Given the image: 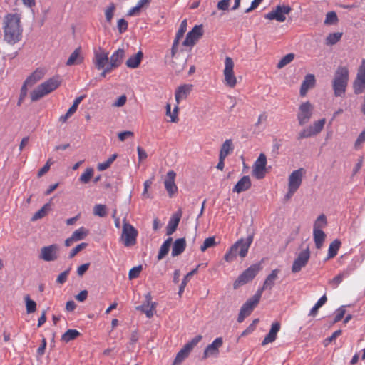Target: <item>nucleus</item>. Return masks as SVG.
Returning a JSON list of instances; mask_svg holds the SVG:
<instances>
[{"instance_id":"nucleus-20","label":"nucleus","mask_w":365,"mask_h":365,"mask_svg":"<svg viewBox=\"0 0 365 365\" xmlns=\"http://www.w3.org/2000/svg\"><path fill=\"white\" fill-rule=\"evenodd\" d=\"M193 86L192 84H183L180 86L175 91V98L178 104L189 96L192 90Z\"/></svg>"},{"instance_id":"nucleus-33","label":"nucleus","mask_w":365,"mask_h":365,"mask_svg":"<svg viewBox=\"0 0 365 365\" xmlns=\"http://www.w3.org/2000/svg\"><path fill=\"white\" fill-rule=\"evenodd\" d=\"M232 151V141L231 139H227L222 143L219 156L225 158Z\"/></svg>"},{"instance_id":"nucleus-8","label":"nucleus","mask_w":365,"mask_h":365,"mask_svg":"<svg viewBox=\"0 0 365 365\" xmlns=\"http://www.w3.org/2000/svg\"><path fill=\"white\" fill-rule=\"evenodd\" d=\"M60 247L57 244H52L41 247L39 258L45 262H53L58 259Z\"/></svg>"},{"instance_id":"nucleus-43","label":"nucleus","mask_w":365,"mask_h":365,"mask_svg":"<svg viewBox=\"0 0 365 365\" xmlns=\"http://www.w3.org/2000/svg\"><path fill=\"white\" fill-rule=\"evenodd\" d=\"M327 225V217L324 214L320 215L317 218L313 229L322 230Z\"/></svg>"},{"instance_id":"nucleus-29","label":"nucleus","mask_w":365,"mask_h":365,"mask_svg":"<svg viewBox=\"0 0 365 365\" xmlns=\"http://www.w3.org/2000/svg\"><path fill=\"white\" fill-rule=\"evenodd\" d=\"M44 76V71L42 69L37 68L34 72H33L25 81L24 86L26 85H33L36 83L37 81L41 80Z\"/></svg>"},{"instance_id":"nucleus-4","label":"nucleus","mask_w":365,"mask_h":365,"mask_svg":"<svg viewBox=\"0 0 365 365\" xmlns=\"http://www.w3.org/2000/svg\"><path fill=\"white\" fill-rule=\"evenodd\" d=\"M61 83V77L58 75L54 76L46 81L40 84L30 94L32 101H36L44 96L56 90Z\"/></svg>"},{"instance_id":"nucleus-11","label":"nucleus","mask_w":365,"mask_h":365,"mask_svg":"<svg viewBox=\"0 0 365 365\" xmlns=\"http://www.w3.org/2000/svg\"><path fill=\"white\" fill-rule=\"evenodd\" d=\"M312 105L309 101L302 103L299 107L297 120L299 125L307 124L312 116Z\"/></svg>"},{"instance_id":"nucleus-45","label":"nucleus","mask_w":365,"mask_h":365,"mask_svg":"<svg viewBox=\"0 0 365 365\" xmlns=\"http://www.w3.org/2000/svg\"><path fill=\"white\" fill-rule=\"evenodd\" d=\"M326 120L324 118L314 122L312 125H310L312 132L314 133V135L320 133L324 128Z\"/></svg>"},{"instance_id":"nucleus-36","label":"nucleus","mask_w":365,"mask_h":365,"mask_svg":"<svg viewBox=\"0 0 365 365\" xmlns=\"http://www.w3.org/2000/svg\"><path fill=\"white\" fill-rule=\"evenodd\" d=\"M170 57L169 56H165V63H168L171 66V68L175 71V73H178L181 72L184 69L185 61H183L182 63H178L173 59L170 60Z\"/></svg>"},{"instance_id":"nucleus-48","label":"nucleus","mask_w":365,"mask_h":365,"mask_svg":"<svg viewBox=\"0 0 365 365\" xmlns=\"http://www.w3.org/2000/svg\"><path fill=\"white\" fill-rule=\"evenodd\" d=\"M216 245L215 237H210L206 238L204 240L203 244L200 247V250L202 252H205L207 249L210 247H215Z\"/></svg>"},{"instance_id":"nucleus-55","label":"nucleus","mask_w":365,"mask_h":365,"mask_svg":"<svg viewBox=\"0 0 365 365\" xmlns=\"http://www.w3.org/2000/svg\"><path fill=\"white\" fill-rule=\"evenodd\" d=\"M88 245L86 242H82L77 246H76L74 248H73L68 255V257L70 259L73 258L80 251H81L83 249H84Z\"/></svg>"},{"instance_id":"nucleus-3","label":"nucleus","mask_w":365,"mask_h":365,"mask_svg":"<svg viewBox=\"0 0 365 365\" xmlns=\"http://www.w3.org/2000/svg\"><path fill=\"white\" fill-rule=\"evenodd\" d=\"M349 72L346 66H339L332 80V89L336 97L345 95L349 82Z\"/></svg>"},{"instance_id":"nucleus-56","label":"nucleus","mask_w":365,"mask_h":365,"mask_svg":"<svg viewBox=\"0 0 365 365\" xmlns=\"http://www.w3.org/2000/svg\"><path fill=\"white\" fill-rule=\"evenodd\" d=\"M86 96H80L77 97L74 101L73 105L69 108L68 110H69V113H72L73 114L77 110L78 105L81 103V102L85 98Z\"/></svg>"},{"instance_id":"nucleus-32","label":"nucleus","mask_w":365,"mask_h":365,"mask_svg":"<svg viewBox=\"0 0 365 365\" xmlns=\"http://www.w3.org/2000/svg\"><path fill=\"white\" fill-rule=\"evenodd\" d=\"M81 51V49L80 47L74 50L66 61L67 66H73L81 63L83 58L80 56Z\"/></svg>"},{"instance_id":"nucleus-42","label":"nucleus","mask_w":365,"mask_h":365,"mask_svg":"<svg viewBox=\"0 0 365 365\" xmlns=\"http://www.w3.org/2000/svg\"><path fill=\"white\" fill-rule=\"evenodd\" d=\"M115 10V5L114 3H110L105 10L106 20L108 24H110Z\"/></svg>"},{"instance_id":"nucleus-12","label":"nucleus","mask_w":365,"mask_h":365,"mask_svg":"<svg viewBox=\"0 0 365 365\" xmlns=\"http://www.w3.org/2000/svg\"><path fill=\"white\" fill-rule=\"evenodd\" d=\"M354 93H361L365 89V59H362L361 63L358 69L356 78L353 83Z\"/></svg>"},{"instance_id":"nucleus-6","label":"nucleus","mask_w":365,"mask_h":365,"mask_svg":"<svg viewBox=\"0 0 365 365\" xmlns=\"http://www.w3.org/2000/svg\"><path fill=\"white\" fill-rule=\"evenodd\" d=\"M261 299L260 292H256V293L250 298H249L241 307L237 317V322L242 323L245 317L249 316L255 307L258 304Z\"/></svg>"},{"instance_id":"nucleus-17","label":"nucleus","mask_w":365,"mask_h":365,"mask_svg":"<svg viewBox=\"0 0 365 365\" xmlns=\"http://www.w3.org/2000/svg\"><path fill=\"white\" fill-rule=\"evenodd\" d=\"M108 53L105 51L103 48H99L98 50L94 51L93 62L96 69H103L105 66L108 64Z\"/></svg>"},{"instance_id":"nucleus-37","label":"nucleus","mask_w":365,"mask_h":365,"mask_svg":"<svg viewBox=\"0 0 365 365\" xmlns=\"http://www.w3.org/2000/svg\"><path fill=\"white\" fill-rule=\"evenodd\" d=\"M197 272V268H195L185 276L179 287L178 294L180 296H181L182 294L183 293L185 287H186L187 282H189L190 278L194 274H195Z\"/></svg>"},{"instance_id":"nucleus-46","label":"nucleus","mask_w":365,"mask_h":365,"mask_svg":"<svg viewBox=\"0 0 365 365\" xmlns=\"http://www.w3.org/2000/svg\"><path fill=\"white\" fill-rule=\"evenodd\" d=\"M338 16L334 11H329L327 14L324 24L327 25L336 24L338 22Z\"/></svg>"},{"instance_id":"nucleus-58","label":"nucleus","mask_w":365,"mask_h":365,"mask_svg":"<svg viewBox=\"0 0 365 365\" xmlns=\"http://www.w3.org/2000/svg\"><path fill=\"white\" fill-rule=\"evenodd\" d=\"M70 271H71V267L68 268L66 270L61 272L57 277L56 282L58 284H64L67 280V277L70 273Z\"/></svg>"},{"instance_id":"nucleus-9","label":"nucleus","mask_w":365,"mask_h":365,"mask_svg":"<svg viewBox=\"0 0 365 365\" xmlns=\"http://www.w3.org/2000/svg\"><path fill=\"white\" fill-rule=\"evenodd\" d=\"M292 8L288 5H277L274 9L264 15V18L269 20H276L279 22H284L286 20V15L289 14Z\"/></svg>"},{"instance_id":"nucleus-64","label":"nucleus","mask_w":365,"mask_h":365,"mask_svg":"<svg viewBox=\"0 0 365 365\" xmlns=\"http://www.w3.org/2000/svg\"><path fill=\"white\" fill-rule=\"evenodd\" d=\"M365 142V128L359 135L356 140L355 141L354 147L356 149H359L360 145Z\"/></svg>"},{"instance_id":"nucleus-2","label":"nucleus","mask_w":365,"mask_h":365,"mask_svg":"<svg viewBox=\"0 0 365 365\" xmlns=\"http://www.w3.org/2000/svg\"><path fill=\"white\" fill-rule=\"evenodd\" d=\"M252 241V235H248L245 240L242 238L238 240L227 251L224 256V259L227 262H232L236 259L237 255L241 258L245 257Z\"/></svg>"},{"instance_id":"nucleus-41","label":"nucleus","mask_w":365,"mask_h":365,"mask_svg":"<svg viewBox=\"0 0 365 365\" xmlns=\"http://www.w3.org/2000/svg\"><path fill=\"white\" fill-rule=\"evenodd\" d=\"M118 155L116 153L113 154L111 156L108 158V159L103 163H98V170L100 171H103L108 168L113 162L117 158Z\"/></svg>"},{"instance_id":"nucleus-19","label":"nucleus","mask_w":365,"mask_h":365,"mask_svg":"<svg viewBox=\"0 0 365 365\" xmlns=\"http://www.w3.org/2000/svg\"><path fill=\"white\" fill-rule=\"evenodd\" d=\"M175 176L176 173L173 170H169L164 180L165 188L170 197H172L178 191V187L175 183Z\"/></svg>"},{"instance_id":"nucleus-49","label":"nucleus","mask_w":365,"mask_h":365,"mask_svg":"<svg viewBox=\"0 0 365 365\" xmlns=\"http://www.w3.org/2000/svg\"><path fill=\"white\" fill-rule=\"evenodd\" d=\"M49 205L45 204L40 210H38L31 217L32 221H36L38 219L43 217L48 209Z\"/></svg>"},{"instance_id":"nucleus-24","label":"nucleus","mask_w":365,"mask_h":365,"mask_svg":"<svg viewBox=\"0 0 365 365\" xmlns=\"http://www.w3.org/2000/svg\"><path fill=\"white\" fill-rule=\"evenodd\" d=\"M315 82V77L313 74L306 75L300 87V95L304 96L308 90L314 86Z\"/></svg>"},{"instance_id":"nucleus-53","label":"nucleus","mask_w":365,"mask_h":365,"mask_svg":"<svg viewBox=\"0 0 365 365\" xmlns=\"http://www.w3.org/2000/svg\"><path fill=\"white\" fill-rule=\"evenodd\" d=\"M151 299H152V297H151V294L150 293H148L146 295H145V303H144L142 305H140V306H138L136 307V309L138 310H140L142 312H143V310H145V309H149L150 307V304L151 303H153L151 302Z\"/></svg>"},{"instance_id":"nucleus-62","label":"nucleus","mask_w":365,"mask_h":365,"mask_svg":"<svg viewBox=\"0 0 365 365\" xmlns=\"http://www.w3.org/2000/svg\"><path fill=\"white\" fill-rule=\"evenodd\" d=\"M128 22L124 19H120L118 21V29L120 34H123L128 29Z\"/></svg>"},{"instance_id":"nucleus-7","label":"nucleus","mask_w":365,"mask_h":365,"mask_svg":"<svg viewBox=\"0 0 365 365\" xmlns=\"http://www.w3.org/2000/svg\"><path fill=\"white\" fill-rule=\"evenodd\" d=\"M138 231L125 220L123 222L120 239L125 247H131L136 244Z\"/></svg>"},{"instance_id":"nucleus-57","label":"nucleus","mask_w":365,"mask_h":365,"mask_svg":"<svg viewBox=\"0 0 365 365\" xmlns=\"http://www.w3.org/2000/svg\"><path fill=\"white\" fill-rule=\"evenodd\" d=\"M141 270H142V266L141 265H138L137 267H133L129 271V273H128L129 279H133L137 278L139 276Z\"/></svg>"},{"instance_id":"nucleus-47","label":"nucleus","mask_w":365,"mask_h":365,"mask_svg":"<svg viewBox=\"0 0 365 365\" xmlns=\"http://www.w3.org/2000/svg\"><path fill=\"white\" fill-rule=\"evenodd\" d=\"M24 299L27 313H34L36 309V303L31 300L29 295L25 296Z\"/></svg>"},{"instance_id":"nucleus-22","label":"nucleus","mask_w":365,"mask_h":365,"mask_svg":"<svg viewBox=\"0 0 365 365\" xmlns=\"http://www.w3.org/2000/svg\"><path fill=\"white\" fill-rule=\"evenodd\" d=\"M279 272V269H275L267 277L264 284L262 288L259 289L257 292H260V297H262V292L264 289H272L274 285V282L277 278V274Z\"/></svg>"},{"instance_id":"nucleus-26","label":"nucleus","mask_w":365,"mask_h":365,"mask_svg":"<svg viewBox=\"0 0 365 365\" xmlns=\"http://www.w3.org/2000/svg\"><path fill=\"white\" fill-rule=\"evenodd\" d=\"M143 57V53L139 51L135 55L131 56L125 62L127 67L136 68L139 66Z\"/></svg>"},{"instance_id":"nucleus-39","label":"nucleus","mask_w":365,"mask_h":365,"mask_svg":"<svg viewBox=\"0 0 365 365\" xmlns=\"http://www.w3.org/2000/svg\"><path fill=\"white\" fill-rule=\"evenodd\" d=\"M327 301V298L326 295L322 296L319 300L317 302V303L314 304V306L309 311V315L314 317L317 313L319 308H320L322 306H323L326 302Z\"/></svg>"},{"instance_id":"nucleus-18","label":"nucleus","mask_w":365,"mask_h":365,"mask_svg":"<svg viewBox=\"0 0 365 365\" xmlns=\"http://www.w3.org/2000/svg\"><path fill=\"white\" fill-rule=\"evenodd\" d=\"M305 173L304 168L294 170L289 176L288 187L297 190L302 182V177Z\"/></svg>"},{"instance_id":"nucleus-14","label":"nucleus","mask_w":365,"mask_h":365,"mask_svg":"<svg viewBox=\"0 0 365 365\" xmlns=\"http://www.w3.org/2000/svg\"><path fill=\"white\" fill-rule=\"evenodd\" d=\"M234 63L230 57H226L225 60L224 76L226 85L234 87L237 83L236 78L233 72Z\"/></svg>"},{"instance_id":"nucleus-52","label":"nucleus","mask_w":365,"mask_h":365,"mask_svg":"<svg viewBox=\"0 0 365 365\" xmlns=\"http://www.w3.org/2000/svg\"><path fill=\"white\" fill-rule=\"evenodd\" d=\"M187 19H184L183 21H182V22L180 25V27L176 33L175 37L181 39L183 37V36L187 30Z\"/></svg>"},{"instance_id":"nucleus-15","label":"nucleus","mask_w":365,"mask_h":365,"mask_svg":"<svg viewBox=\"0 0 365 365\" xmlns=\"http://www.w3.org/2000/svg\"><path fill=\"white\" fill-rule=\"evenodd\" d=\"M223 344L222 337L216 338L210 344H209L204 350L202 359H205L208 357H217L220 354L219 349Z\"/></svg>"},{"instance_id":"nucleus-16","label":"nucleus","mask_w":365,"mask_h":365,"mask_svg":"<svg viewBox=\"0 0 365 365\" xmlns=\"http://www.w3.org/2000/svg\"><path fill=\"white\" fill-rule=\"evenodd\" d=\"M202 36V26L195 25L192 29L189 31L186 38L182 42V45L185 46H192L195 44L197 41Z\"/></svg>"},{"instance_id":"nucleus-61","label":"nucleus","mask_w":365,"mask_h":365,"mask_svg":"<svg viewBox=\"0 0 365 365\" xmlns=\"http://www.w3.org/2000/svg\"><path fill=\"white\" fill-rule=\"evenodd\" d=\"M356 269V262H351L341 272L348 277Z\"/></svg>"},{"instance_id":"nucleus-28","label":"nucleus","mask_w":365,"mask_h":365,"mask_svg":"<svg viewBox=\"0 0 365 365\" xmlns=\"http://www.w3.org/2000/svg\"><path fill=\"white\" fill-rule=\"evenodd\" d=\"M180 220V215H173L168 221L166 227V235H171L177 230Z\"/></svg>"},{"instance_id":"nucleus-25","label":"nucleus","mask_w":365,"mask_h":365,"mask_svg":"<svg viewBox=\"0 0 365 365\" xmlns=\"http://www.w3.org/2000/svg\"><path fill=\"white\" fill-rule=\"evenodd\" d=\"M186 241L185 238L177 239L173 245L171 255L176 257L181 255L185 250Z\"/></svg>"},{"instance_id":"nucleus-60","label":"nucleus","mask_w":365,"mask_h":365,"mask_svg":"<svg viewBox=\"0 0 365 365\" xmlns=\"http://www.w3.org/2000/svg\"><path fill=\"white\" fill-rule=\"evenodd\" d=\"M345 306H341L336 310V315L334 317V322L341 321L345 314Z\"/></svg>"},{"instance_id":"nucleus-44","label":"nucleus","mask_w":365,"mask_h":365,"mask_svg":"<svg viewBox=\"0 0 365 365\" xmlns=\"http://www.w3.org/2000/svg\"><path fill=\"white\" fill-rule=\"evenodd\" d=\"M294 58V53H288L287 55H285L277 63V67L278 68H282L283 67H284L286 65L289 64V63H291Z\"/></svg>"},{"instance_id":"nucleus-13","label":"nucleus","mask_w":365,"mask_h":365,"mask_svg":"<svg viewBox=\"0 0 365 365\" xmlns=\"http://www.w3.org/2000/svg\"><path fill=\"white\" fill-rule=\"evenodd\" d=\"M310 257V251L309 247H307L305 250L301 251L296 259L294 260V262L292 266V272L293 273L299 272L303 267H304L309 259Z\"/></svg>"},{"instance_id":"nucleus-34","label":"nucleus","mask_w":365,"mask_h":365,"mask_svg":"<svg viewBox=\"0 0 365 365\" xmlns=\"http://www.w3.org/2000/svg\"><path fill=\"white\" fill-rule=\"evenodd\" d=\"M81 333L76 329H68L62 336L61 340L65 343H68L76 339L80 336Z\"/></svg>"},{"instance_id":"nucleus-63","label":"nucleus","mask_w":365,"mask_h":365,"mask_svg":"<svg viewBox=\"0 0 365 365\" xmlns=\"http://www.w3.org/2000/svg\"><path fill=\"white\" fill-rule=\"evenodd\" d=\"M170 248L162 245L160 247L158 255L157 256L158 260L163 259L169 252Z\"/></svg>"},{"instance_id":"nucleus-54","label":"nucleus","mask_w":365,"mask_h":365,"mask_svg":"<svg viewBox=\"0 0 365 365\" xmlns=\"http://www.w3.org/2000/svg\"><path fill=\"white\" fill-rule=\"evenodd\" d=\"M314 135V133L312 132V130L311 129L310 126L307 128H304V130H302L299 133V135L297 137V139L298 140H302L303 138H310L312 136Z\"/></svg>"},{"instance_id":"nucleus-27","label":"nucleus","mask_w":365,"mask_h":365,"mask_svg":"<svg viewBox=\"0 0 365 365\" xmlns=\"http://www.w3.org/2000/svg\"><path fill=\"white\" fill-rule=\"evenodd\" d=\"M125 55V51L123 48L116 50L110 58V62L112 63V66L115 65L118 68L122 64Z\"/></svg>"},{"instance_id":"nucleus-5","label":"nucleus","mask_w":365,"mask_h":365,"mask_svg":"<svg viewBox=\"0 0 365 365\" xmlns=\"http://www.w3.org/2000/svg\"><path fill=\"white\" fill-rule=\"evenodd\" d=\"M262 269L260 263L253 264L246 269L237 279L234 282V289H237L240 286H242L250 282H251Z\"/></svg>"},{"instance_id":"nucleus-50","label":"nucleus","mask_w":365,"mask_h":365,"mask_svg":"<svg viewBox=\"0 0 365 365\" xmlns=\"http://www.w3.org/2000/svg\"><path fill=\"white\" fill-rule=\"evenodd\" d=\"M93 214L99 217H105L106 215V207L104 205L98 204L93 207Z\"/></svg>"},{"instance_id":"nucleus-51","label":"nucleus","mask_w":365,"mask_h":365,"mask_svg":"<svg viewBox=\"0 0 365 365\" xmlns=\"http://www.w3.org/2000/svg\"><path fill=\"white\" fill-rule=\"evenodd\" d=\"M171 107L170 104H167L166 106V114L170 116V122L175 123L178 120L177 112L178 110V106H175L173 109V113H171Z\"/></svg>"},{"instance_id":"nucleus-40","label":"nucleus","mask_w":365,"mask_h":365,"mask_svg":"<svg viewBox=\"0 0 365 365\" xmlns=\"http://www.w3.org/2000/svg\"><path fill=\"white\" fill-rule=\"evenodd\" d=\"M93 169L92 168H88L86 169L85 172L81 175L79 181L82 183L86 184L89 182L91 178L93 177Z\"/></svg>"},{"instance_id":"nucleus-10","label":"nucleus","mask_w":365,"mask_h":365,"mask_svg":"<svg viewBox=\"0 0 365 365\" xmlns=\"http://www.w3.org/2000/svg\"><path fill=\"white\" fill-rule=\"evenodd\" d=\"M267 157L260 153L252 167V175L257 180L264 178L266 174Z\"/></svg>"},{"instance_id":"nucleus-31","label":"nucleus","mask_w":365,"mask_h":365,"mask_svg":"<svg viewBox=\"0 0 365 365\" xmlns=\"http://www.w3.org/2000/svg\"><path fill=\"white\" fill-rule=\"evenodd\" d=\"M341 241L338 239H336L331 242L328 249V254L326 259L334 258L337 255L341 247Z\"/></svg>"},{"instance_id":"nucleus-1","label":"nucleus","mask_w":365,"mask_h":365,"mask_svg":"<svg viewBox=\"0 0 365 365\" xmlns=\"http://www.w3.org/2000/svg\"><path fill=\"white\" fill-rule=\"evenodd\" d=\"M2 29L4 39L8 43L14 45L22 38L23 27L21 24V16L19 14H7L3 20Z\"/></svg>"},{"instance_id":"nucleus-21","label":"nucleus","mask_w":365,"mask_h":365,"mask_svg":"<svg viewBox=\"0 0 365 365\" xmlns=\"http://www.w3.org/2000/svg\"><path fill=\"white\" fill-rule=\"evenodd\" d=\"M280 329V324L278 322L272 323L271 326V329L269 333L266 335L263 341H262V345L265 346L269 343H272L275 341L277 339V334Z\"/></svg>"},{"instance_id":"nucleus-35","label":"nucleus","mask_w":365,"mask_h":365,"mask_svg":"<svg viewBox=\"0 0 365 365\" xmlns=\"http://www.w3.org/2000/svg\"><path fill=\"white\" fill-rule=\"evenodd\" d=\"M341 32H335L329 34L326 39L325 44L327 46H333L339 42L342 36Z\"/></svg>"},{"instance_id":"nucleus-23","label":"nucleus","mask_w":365,"mask_h":365,"mask_svg":"<svg viewBox=\"0 0 365 365\" xmlns=\"http://www.w3.org/2000/svg\"><path fill=\"white\" fill-rule=\"evenodd\" d=\"M252 185L250 178L248 175H245L237 182L233 187V192L240 193L250 188Z\"/></svg>"},{"instance_id":"nucleus-59","label":"nucleus","mask_w":365,"mask_h":365,"mask_svg":"<svg viewBox=\"0 0 365 365\" xmlns=\"http://www.w3.org/2000/svg\"><path fill=\"white\" fill-rule=\"evenodd\" d=\"M189 354H187L186 352H185L182 349L178 352L175 360L174 364H180L182 363L187 356Z\"/></svg>"},{"instance_id":"nucleus-38","label":"nucleus","mask_w":365,"mask_h":365,"mask_svg":"<svg viewBox=\"0 0 365 365\" xmlns=\"http://www.w3.org/2000/svg\"><path fill=\"white\" fill-rule=\"evenodd\" d=\"M88 234V230L85 227H81L76 230H75L72 234V239L75 241H78L83 240L85 237H86Z\"/></svg>"},{"instance_id":"nucleus-30","label":"nucleus","mask_w":365,"mask_h":365,"mask_svg":"<svg viewBox=\"0 0 365 365\" xmlns=\"http://www.w3.org/2000/svg\"><path fill=\"white\" fill-rule=\"evenodd\" d=\"M325 237L326 235L322 230L313 229V238L317 249L322 247Z\"/></svg>"}]
</instances>
